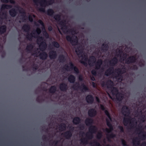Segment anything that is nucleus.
<instances>
[{
  "label": "nucleus",
  "instance_id": "obj_1",
  "mask_svg": "<svg viewBox=\"0 0 146 146\" xmlns=\"http://www.w3.org/2000/svg\"><path fill=\"white\" fill-rule=\"evenodd\" d=\"M93 121V119L91 118H86L85 121V123L87 126H90L89 128V132L86 134V138L81 139L80 141L82 143L86 144L88 143V139H92L93 135V133L96 132L97 130L96 127L95 125H92Z\"/></svg>",
  "mask_w": 146,
  "mask_h": 146
},
{
  "label": "nucleus",
  "instance_id": "obj_2",
  "mask_svg": "<svg viewBox=\"0 0 146 146\" xmlns=\"http://www.w3.org/2000/svg\"><path fill=\"white\" fill-rule=\"evenodd\" d=\"M81 57L82 58L80 60V62L86 66H87L88 65L86 62L88 60V64L90 66H92L93 64L95 63L96 61V58L95 56H90L89 59H88L87 56L85 55H82Z\"/></svg>",
  "mask_w": 146,
  "mask_h": 146
},
{
  "label": "nucleus",
  "instance_id": "obj_3",
  "mask_svg": "<svg viewBox=\"0 0 146 146\" xmlns=\"http://www.w3.org/2000/svg\"><path fill=\"white\" fill-rule=\"evenodd\" d=\"M39 45V48L42 52L39 54V56L42 60H46L48 56L47 53L44 51L47 48V44L45 41L41 42L40 44L38 43Z\"/></svg>",
  "mask_w": 146,
  "mask_h": 146
},
{
  "label": "nucleus",
  "instance_id": "obj_4",
  "mask_svg": "<svg viewBox=\"0 0 146 146\" xmlns=\"http://www.w3.org/2000/svg\"><path fill=\"white\" fill-rule=\"evenodd\" d=\"M118 62V59L116 57H114L111 60L109 61V63L110 66L106 70L105 74L107 76H110L113 73L114 70L113 66L117 64Z\"/></svg>",
  "mask_w": 146,
  "mask_h": 146
},
{
  "label": "nucleus",
  "instance_id": "obj_5",
  "mask_svg": "<svg viewBox=\"0 0 146 146\" xmlns=\"http://www.w3.org/2000/svg\"><path fill=\"white\" fill-rule=\"evenodd\" d=\"M72 88L75 90H79L82 92H86L89 90L88 88L84 83L82 84L81 86H80L79 83L77 82H76L75 84L72 85Z\"/></svg>",
  "mask_w": 146,
  "mask_h": 146
},
{
  "label": "nucleus",
  "instance_id": "obj_6",
  "mask_svg": "<svg viewBox=\"0 0 146 146\" xmlns=\"http://www.w3.org/2000/svg\"><path fill=\"white\" fill-rule=\"evenodd\" d=\"M54 2V0H49L47 1L46 0H41L40 2L41 7L38 9V10L42 12H45V7L48 5H51Z\"/></svg>",
  "mask_w": 146,
  "mask_h": 146
},
{
  "label": "nucleus",
  "instance_id": "obj_7",
  "mask_svg": "<svg viewBox=\"0 0 146 146\" xmlns=\"http://www.w3.org/2000/svg\"><path fill=\"white\" fill-rule=\"evenodd\" d=\"M103 64V61L101 59L98 60L95 65V69H93L91 71L92 74L94 76L97 75V70L100 69Z\"/></svg>",
  "mask_w": 146,
  "mask_h": 146
},
{
  "label": "nucleus",
  "instance_id": "obj_8",
  "mask_svg": "<svg viewBox=\"0 0 146 146\" xmlns=\"http://www.w3.org/2000/svg\"><path fill=\"white\" fill-rule=\"evenodd\" d=\"M73 34H72V36L68 35L66 36V39L67 41L70 42L72 46H76L78 43V40L76 36H75V38H73Z\"/></svg>",
  "mask_w": 146,
  "mask_h": 146
},
{
  "label": "nucleus",
  "instance_id": "obj_9",
  "mask_svg": "<svg viewBox=\"0 0 146 146\" xmlns=\"http://www.w3.org/2000/svg\"><path fill=\"white\" fill-rule=\"evenodd\" d=\"M70 65V68L71 70L73 69L75 73L76 74H78L80 72L78 68L76 66H75L74 64L71 62L69 63ZM64 68L66 70L68 71L69 69V67L67 65H65L64 67Z\"/></svg>",
  "mask_w": 146,
  "mask_h": 146
},
{
  "label": "nucleus",
  "instance_id": "obj_10",
  "mask_svg": "<svg viewBox=\"0 0 146 146\" xmlns=\"http://www.w3.org/2000/svg\"><path fill=\"white\" fill-rule=\"evenodd\" d=\"M109 119H106V124L109 127V129L108 128L106 129V131L108 133H109L111 132L113 130V127L110 122V121H112V118L110 115L108 117Z\"/></svg>",
  "mask_w": 146,
  "mask_h": 146
},
{
  "label": "nucleus",
  "instance_id": "obj_11",
  "mask_svg": "<svg viewBox=\"0 0 146 146\" xmlns=\"http://www.w3.org/2000/svg\"><path fill=\"white\" fill-rule=\"evenodd\" d=\"M126 68L123 66L121 68H118L115 70V72L117 74L116 75L115 77L117 78L122 76V74L126 72Z\"/></svg>",
  "mask_w": 146,
  "mask_h": 146
},
{
  "label": "nucleus",
  "instance_id": "obj_12",
  "mask_svg": "<svg viewBox=\"0 0 146 146\" xmlns=\"http://www.w3.org/2000/svg\"><path fill=\"white\" fill-rule=\"evenodd\" d=\"M131 117L129 116V117H124L123 119V123L125 126H127L129 123H130V129L133 128H134L133 121L132 120L131 121Z\"/></svg>",
  "mask_w": 146,
  "mask_h": 146
},
{
  "label": "nucleus",
  "instance_id": "obj_13",
  "mask_svg": "<svg viewBox=\"0 0 146 146\" xmlns=\"http://www.w3.org/2000/svg\"><path fill=\"white\" fill-rule=\"evenodd\" d=\"M113 82L111 80L108 81L106 83L104 81H103L101 83V86L102 87H105V86H106L108 88H111L113 86Z\"/></svg>",
  "mask_w": 146,
  "mask_h": 146
},
{
  "label": "nucleus",
  "instance_id": "obj_14",
  "mask_svg": "<svg viewBox=\"0 0 146 146\" xmlns=\"http://www.w3.org/2000/svg\"><path fill=\"white\" fill-rule=\"evenodd\" d=\"M136 60L137 59L135 56H131L125 59V63L126 64H129L134 63Z\"/></svg>",
  "mask_w": 146,
  "mask_h": 146
},
{
  "label": "nucleus",
  "instance_id": "obj_15",
  "mask_svg": "<svg viewBox=\"0 0 146 146\" xmlns=\"http://www.w3.org/2000/svg\"><path fill=\"white\" fill-rule=\"evenodd\" d=\"M122 111L123 114L125 116H128L130 113V111L128 107L125 105L123 106L122 108Z\"/></svg>",
  "mask_w": 146,
  "mask_h": 146
},
{
  "label": "nucleus",
  "instance_id": "obj_16",
  "mask_svg": "<svg viewBox=\"0 0 146 146\" xmlns=\"http://www.w3.org/2000/svg\"><path fill=\"white\" fill-rule=\"evenodd\" d=\"M63 136L66 139H69L72 136V132L70 130L66 131L62 133Z\"/></svg>",
  "mask_w": 146,
  "mask_h": 146
},
{
  "label": "nucleus",
  "instance_id": "obj_17",
  "mask_svg": "<svg viewBox=\"0 0 146 146\" xmlns=\"http://www.w3.org/2000/svg\"><path fill=\"white\" fill-rule=\"evenodd\" d=\"M96 110L94 108H91L88 111V116L91 117H94L97 114Z\"/></svg>",
  "mask_w": 146,
  "mask_h": 146
},
{
  "label": "nucleus",
  "instance_id": "obj_18",
  "mask_svg": "<svg viewBox=\"0 0 146 146\" xmlns=\"http://www.w3.org/2000/svg\"><path fill=\"white\" fill-rule=\"evenodd\" d=\"M59 88L61 91L66 92L68 90V86L66 84L62 82L60 84Z\"/></svg>",
  "mask_w": 146,
  "mask_h": 146
},
{
  "label": "nucleus",
  "instance_id": "obj_19",
  "mask_svg": "<svg viewBox=\"0 0 146 146\" xmlns=\"http://www.w3.org/2000/svg\"><path fill=\"white\" fill-rule=\"evenodd\" d=\"M86 100L88 104H92L94 101V98L92 95H88L86 98Z\"/></svg>",
  "mask_w": 146,
  "mask_h": 146
},
{
  "label": "nucleus",
  "instance_id": "obj_20",
  "mask_svg": "<svg viewBox=\"0 0 146 146\" xmlns=\"http://www.w3.org/2000/svg\"><path fill=\"white\" fill-rule=\"evenodd\" d=\"M49 56L50 59H55L57 56L56 51L54 50L50 51L49 52Z\"/></svg>",
  "mask_w": 146,
  "mask_h": 146
},
{
  "label": "nucleus",
  "instance_id": "obj_21",
  "mask_svg": "<svg viewBox=\"0 0 146 146\" xmlns=\"http://www.w3.org/2000/svg\"><path fill=\"white\" fill-rule=\"evenodd\" d=\"M117 100L119 102H121L124 98V95L121 93L119 92L115 95Z\"/></svg>",
  "mask_w": 146,
  "mask_h": 146
},
{
  "label": "nucleus",
  "instance_id": "obj_22",
  "mask_svg": "<svg viewBox=\"0 0 146 146\" xmlns=\"http://www.w3.org/2000/svg\"><path fill=\"white\" fill-rule=\"evenodd\" d=\"M9 14L10 15L13 17H15L17 14V12L15 8H12L9 11Z\"/></svg>",
  "mask_w": 146,
  "mask_h": 146
},
{
  "label": "nucleus",
  "instance_id": "obj_23",
  "mask_svg": "<svg viewBox=\"0 0 146 146\" xmlns=\"http://www.w3.org/2000/svg\"><path fill=\"white\" fill-rule=\"evenodd\" d=\"M108 48L109 46L108 44L103 43L102 44L101 49L103 52H106L108 50Z\"/></svg>",
  "mask_w": 146,
  "mask_h": 146
},
{
  "label": "nucleus",
  "instance_id": "obj_24",
  "mask_svg": "<svg viewBox=\"0 0 146 146\" xmlns=\"http://www.w3.org/2000/svg\"><path fill=\"white\" fill-rule=\"evenodd\" d=\"M81 119L78 117H74L73 119V122L74 124L77 125L80 123Z\"/></svg>",
  "mask_w": 146,
  "mask_h": 146
},
{
  "label": "nucleus",
  "instance_id": "obj_25",
  "mask_svg": "<svg viewBox=\"0 0 146 146\" xmlns=\"http://www.w3.org/2000/svg\"><path fill=\"white\" fill-rule=\"evenodd\" d=\"M22 29L24 31L29 33V31L30 29V26L27 24H25L22 27Z\"/></svg>",
  "mask_w": 146,
  "mask_h": 146
},
{
  "label": "nucleus",
  "instance_id": "obj_26",
  "mask_svg": "<svg viewBox=\"0 0 146 146\" xmlns=\"http://www.w3.org/2000/svg\"><path fill=\"white\" fill-rule=\"evenodd\" d=\"M44 13L52 17L54 13V12L53 9L49 8L47 9L46 11H45Z\"/></svg>",
  "mask_w": 146,
  "mask_h": 146
},
{
  "label": "nucleus",
  "instance_id": "obj_27",
  "mask_svg": "<svg viewBox=\"0 0 146 146\" xmlns=\"http://www.w3.org/2000/svg\"><path fill=\"white\" fill-rule=\"evenodd\" d=\"M68 80L70 83H74L76 80V78L73 75H70L68 77Z\"/></svg>",
  "mask_w": 146,
  "mask_h": 146
},
{
  "label": "nucleus",
  "instance_id": "obj_28",
  "mask_svg": "<svg viewBox=\"0 0 146 146\" xmlns=\"http://www.w3.org/2000/svg\"><path fill=\"white\" fill-rule=\"evenodd\" d=\"M7 27L5 25H3L0 27V33L3 34L5 33L7 30Z\"/></svg>",
  "mask_w": 146,
  "mask_h": 146
},
{
  "label": "nucleus",
  "instance_id": "obj_29",
  "mask_svg": "<svg viewBox=\"0 0 146 146\" xmlns=\"http://www.w3.org/2000/svg\"><path fill=\"white\" fill-rule=\"evenodd\" d=\"M133 144L134 146H137V145H139L140 143L139 139L138 137H136L135 139L133 140Z\"/></svg>",
  "mask_w": 146,
  "mask_h": 146
},
{
  "label": "nucleus",
  "instance_id": "obj_30",
  "mask_svg": "<svg viewBox=\"0 0 146 146\" xmlns=\"http://www.w3.org/2000/svg\"><path fill=\"white\" fill-rule=\"evenodd\" d=\"M56 91V88L55 86H52L49 89V92L51 94H54Z\"/></svg>",
  "mask_w": 146,
  "mask_h": 146
},
{
  "label": "nucleus",
  "instance_id": "obj_31",
  "mask_svg": "<svg viewBox=\"0 0 146 146\" xmlns=\"http://www.w3.org/2000/svg\"><path fill=\"white\" fill-rule=\"evenodd\" d=\"M66 124L64 123H62L59 126V129L60 131H62L65 130L66 128Z\"/></svg>",
  "mask_w": 146,
  "mask_h": 146
},
{
  "label": "nucleus",
  "instance_id": "obj_32",
  "mask_svg": "<svg viewBox=\"0 0 146 146\" xmlns=\"http://www.w3.org/2000/svg\"><path fill=\"white\" fill-rule=\"evenodd\" d=\"M113 86L111 88H111V92L113 95H116V94L119 93L118 90L117 88L116 87H113Z\"/></svg>",
  "mask_w": 146,
  "mask_h": 146
},
{
  "label": "nucleus",
  "instance_id": "obj_33",
  "mask_svg": "<svg viewBox=\"0 0 146 146\" xmlns=\"http://www.w3.org/2000/svg\"><path fill=\"white\" fill-rule=\"evenodd\" d=\"M80 48V46H78L75 49V52L78 55L81 54L83 52V50Z\"/></svg>",
  "mask_w": 146,
  "mask_h": 146
},
{
  "label": "nucleus",
  "instance_id": "obj_34",
  "mask_svg": "<svg viewBox=\"0 0 146 146\" xmlns=\"http://www.w3.org/2000/svg\"><path fill=\"white\" fill-rule=\"evenodd\" d=\"M66 21L65 20L63 21H59V24L62 26L61 29H63V28L64 27L66 28L67 26L66 25Z\"/></svg>",
  "mask_w": 146,
  "mask_h": 146
},
{
  "label": "nucleus",
  "instance_id": "obj_35",
  "mask_svg": "<svg viewBox=\"0 0 146 146\" xmlns=\"http://www.w3.org/2000/svg\"><path fill=\"white\" fill-rule=\"evenodd\" d=\"M12 7V6L11 5L3 4L1 6V9L3 10L5 9H10Z\"/></svg>",
  "mask_w": 146,
  "mask_h": 146
},
{
  "label": "nucleus",
  "instance_id": "obj_36",
  "mask_svg": "<svg viewBox=\"0 0 146 146\" xmlns=\"http://www.w3.org/2000/svg\"><path fill=\"white\" fill-rule=\"evenodd\" d=\"M33 48V45L32 44H31L27 46L26 49L27 51L30 52L32 50Z\"/></svg>",
  "mask_w": 146,
  "mask_h": 146
},
{
  "label": "nucleus",
  "instance_id": "obj_37",
  "mask_svg": "<svg viewBox=\"0 0 146 146\" xmlns=\"http://www.w3.org/2000/svg\"><path fill=\"white\" fill-rule=\"evenodd\" d=\"M58 59L60 62H63L66 60L65 56L63 55H60L59 56Z\"/></svg>",
  "mask_w": 146,
  "mask_h": 146
},
{
  "label": "nucleus",
  "instance_id": "obj_38",
  "mask_svg": "<svg viewBox=\"0 0 146 146\" xmlns=\"http://www.w3.org/2000/svg\"><path fill=\"white\" fill-rule=\"evenodd\" d=\"M52 46L55 48H58L60 47L59 44L58 42L56 41H53L52 43Z\"/></svg>",
  "mask_w": 146,
  "mask_h": 146
},
{
  "label": "nucleus",
  "instance_id": "obj_39",
  "mask_svg": "<svg viewBox=\"0 0 146 146\" xmlns=\"http://www.w3.org/2000/svg\"><path fill=\"white\" fill-rule=\"evenodd\" d=\"M140 133L142 134L141 136H139L140 138L142 140H145L146 138V134L144 131H141Z\"/></svg>",
  "mask_w": 146,
  "mask_h": 146
},
{
  "label": "nucleus",
  "instance_id": "obj_40",
  "mask_svg": "<svg viewBox=\"0 0 146 146\" xmlns=\"http://www.w3.org/2000/svg\"><path fill=\"white\" fill-rule=\"evenodd\" d=\"M53 17L56 21H59L60 20L61 16L59 14H56L54 15Z\"/></svg>",
  "mask_w": 146,
  "mask_h": 146
},
{
  "label": "nucleus",
  "instance_id": "obj_41",
  "mask_svg": "<svg viewBox=\"0 0 146 146\" xmlns=\"http://www.w3.org/2000/svg\"><path fill=\"white\" fill-rule=\"evenodd\" d=\"M116 135L115 134H114L113 133H111L109 135H107V138L108 140L109 141H110V138H113L115 137Z\"/></svg>",
  "mask_w": 146,
  "mask_h": 146
},
{
  "label": "nucleus",
  "instance_id": "obj_42",
  "mask_svg": "<svg viewBox=\"0 0 146 146\" xmlns=\"http://www.w3.org/2000/svg\"><path fill=\"white\" fill-rule=\"evenodd\" d=\"M33 37L32 33L29 34V33H27V35H26V38L29 40H31Z\"/></svg>",
  "mask_w": 146,
  "mask_h": 146
},
{
  "label": "nucleus",
  "instance_id": "obj_43",
  "mask_svg": "<svg viewBox=\"0 0 146 146\" xmlns=\"http://www.w3.org/2000/svg\"><path fill=\"white\" fill-rule=\"evenodd\" d=\"M140 119L143 122H144L146 120V116L144 114H142L140 116Z\"/></svg>",
  "mask_w": 146,
  "mask_h": 146
},
{
  "label": "nucleus",
  "instance_id": "obj_44",
  "mask_svg": "<svg viewBox=\"0 0 146 146\" xmlns=\"http://www.w3.org/2000/svg\"><path fill=\"white\" fill-rule=\"evenodd\" d=\"M36 100L38 103H40L43 100L40 96H39L36 98Z\"/></svg>",
  "mask_w": 146,
  "mask_h": 146
},
{
  "label": "nucleus",
  "instance_id": "obj_45",
  "mask_svg": "<svg viewBox=\"0 0 146 146\" xmlns=\"http://www.w3.org/2000/svg\"><path fill=\"white\" fill-rule=\"evenodd\" d=\"M1 15L2 16V17L1 18L3 19H6L7 17V15L6 13L3 12L2 13Z\"/></svg>",
  "mask_w": 146,
  "mask_h": 146
},
{
  "label": "nucleus",
  "instance_id": "obj_46",
  "mask_svg": "<svg viewBox=\"0 0 146 146\" xmlns=\"http://www.w3.org/2000/svg\"><path fill=\"white\" fill-rule=\"evenodd\" d=\"M67 32L68 33H75L76 31L75 30L73 29H68L67 31Z\"/></svg>",
  "mask_w": 146,
  "mask_h": 146
},
{
  "label": "nucleus",
  "instance_id": "obj_47",
  "mask_svg": "<svg viewBox=\"0 0 146 146\" xmlns=\"http://www.w3.org/2000/svg\"><path fill=\"white\" fill-rule=\"evenodd\" d=\"M131 70H137L138 69V67L137 65H133V66H131L130 68Z\"/></svg>",
  "mask_w": 146,
  "mask_h": 146
},
{
  "label": "nucleus",
  "instance_id": "obj_48",
  "mask_svg": "<svg viewBox=\"0 0 146 146\" xmlns=\"http://www.w3.org/2000/svg\"><path fill=\"white\" fill-rule=\"evenodd\" d=\"M32 67L34 70H36L38 69V66L37 64H33L32 66Z\"/></svg>",
  "mask_w": 146,
  "mask_h": 146
},
{
  "label": "nucleus",
  "instance_id": "obj_49",
  "mask_svg": "<svg viewBox=\"0 0 146 146\" xmlns=\"http://www.w3.org/2000/svg\"><path fill=\"white\" fill-rule=\"evenodd\" d=\"M102 136V133L101 132L99 133L97 135V138L98 139H100Z\"/></svg>",
  "mask_w": 146,
  "mask_h": 146
},
{
  "label": "nucleus",
  "instance_id": "obj_50",
  "mask_svg": "<svg viewBox=\"0 0 146 146\" xmlns=\"http://www.w3.org/2000/svg\"><path fill=\"white\" fill-rule=\"evenodd\" d=\"M121 143L123 146H128L127 145L126 141L123 139H122L121 140Z\"/></svg>",
  "mask_w": 146,
  "mask_h": 146
},
{
  "label": "nucleus",
  "instance_id": "obj_51",
  "mask_svg": "<svg viewBox=\"0 0 146 146\" xmlns=\"http://www.w3.org/2000/svg\"><path fill=\"white\" fill-rule=\"evenodd\" d=\"M78 127L80 128V129L81 130H83L85 129V126L84 125H80Z\"/></svg>",
  "mask_w": 146,
  "mask_h": 146
},
{
  "label": "nucleus",
  "instance_id": "obj_52",
  "mask_svg": "<svg viewBox=\"0 0 146 146\" xmlns=\"http://www.w3.org/2000/svg\"><path fill=\"white\" fill-rule=\"evenodd\" d=\"M118 128L120 129L121 132H124V129L122 126H119Z\"/></svg>",
  "mask_w": 146,
  "mask_h": 146
},
{
  "label": "nucleus",
  "instance_id": "obj_53",
  "mask_svg": "<svg viewBox=\"0 0 146 146\" xmlns=\"http://www.w3.org/2000/svg\"><path fill=\"white\" fill-rule=\"evenodd\" d=\"M38 22L42 27H44V23L41 20L39 19V20H38Z\"/></svg>",
  "mask_w": 146,
  "mask_h": 146
},
{
  "label": "nucleus",
  "instance_id": "obj_54",
  "mask_svg": "<svg viewBox=\"0 0 146 146\" xmlns=\"http://www.w3.org/2000/svg\"><path fill=\"white\" fill-rule=\"evenodd\" d=\"M78 78L79 80L80 81H82L83 80V76L81 74L79 75Z\"/></svg>",
  "mask_w": 146,
  "mask_h": 146
},
{
  "label": "nucleus",
  "instance_id": "obj_55",
  "mask_svg": "<svg viewBox=\"0 0 146 146\" xmlns=\"http://www.w3.org/2000/svg\"><path fill=\"white\" fill-rule=\"evenodd\" d=\"M21 16L22 17V20L24 21L26 20V19L25 18L26 17L25 14H23L21 15Z\"/></svg>",
  "mask_w": 146,
  "mask_h": 146
},
{
  "label": "nucleus",
  "instance_id": "obj_56",
  "mask_svg": "<svg viewBox=\"0 0 146 146\" xmlns=\"http://www.w3.org/2000/svg\"><path fill=\"white\" fill-rule=\"evenodd\" d=\"M22 67L23 71H27L28 70V68L25 66L23 65L22 66Z\"/></svg>",
  "mask_w": 146,
  "mask_h": 146
},
{
  "label": "nucleus",
  "instance_id": "obj_57",
  "mask_svg": "<svg viewBox=\"0 0 146 146\" xmlns=\"http://www.w3.org/2000/svg\"><path fill=\"white\" fill-rule=\"evenodd\" d=\"M19 13H21L23 14H25V10L23 8H21V10H19Z\"/></svg>",
  "mask_w": 146,
  "mask_h": 146
},
{
  "label": "nucleus",
  "instance_id": "obj_58",
  "mask_svg": "<svg viewBox=\"0 0 146 146\" xmlns=\"http://www.w3.org/2000/svg\"><path fill=\"white\" fill-rule=\"evenodd\" d=\"M104 112L105 114L107 116V117L110 115V113L109 112L108 110H106L104 111Z\"/></svg>",
  "mask_w": 146,
  "mask_h": 146
},
{
  "label": "nucleus",
  "instance_id": "obj_59",
  "mask_svg": "<svg viewBox=\"0 0 146 146\" xmlns=\"http://www.w3.org/2000/svg\"><path fill=\"white\" fill-rule=\"evenodd\" d=\"M100 109L102 110L103 111H104L105 110V109H106V108H105V107H104V106L102 105V104H101L100 105Z\"/></svg>",
  "mask_w": 146,
  "mask_h": 146
},
{
  "label": "nucleus",
  "instance_id": "obj_60",
  "mask_svg": "<svg viewBox=\"0 0 146 146\" xmlns=\"http://www.w3.org/2000/svg\"><path fill=\"white\" fill-rule=\"evenodd\" d=\"M44 35L45 37L46 38H48L49 37V35L46 31L44 32Z\"/></svg>",
  "mask_w": 146,
  "mask_h": 146
},
{
  "label": "nucleus",
  "instance_id": "obj_61",
  "mask_svg": "<svg viewBox=\"0 0 146 146\" xmlns=\"http://www.w3.org/2000/svg\"><path fill=\"white\" fill-rule=\"evenodd\" d=\"M36 32L37 34H39L41 33V31L39 28H38L36 29Z\"/></svg>",
  "mask_w": 146,
  "mask_h": 146
},
{
  "label": "nucleus",
  "instance_id": "obj_62",
  "mask_svg": "<svg viewBox=\"0 0 146 146\" xmlns=\"http://www.w3.org/2000/svg\"><path fill=\"white\" fill-rule=\"evenodd\" d=\"M28 19H29V21L30 22H32L33 21V17H32V16H29V18H28Z\"/></svg>",
  "mask_w": 146,
  "mask_h": 146
},
{
  "label": "nucleus",
  "instance_id": "obj_63",
  "mask_svg": "<svg viewBox=\"0 0 146 146\" xmlns=\"http://www.w3.org/2000/svg\"><path fill=\"white\" fill-rule=\"evenodd\" d=\"M94 143L96 146H101V145L97 141L94 142Z\"/></svg>",
  "mask_w": 146,
  "mask_h": 146
},
{
  "label": "nucleus",
  "instance_id": "obj_64",
  "mask_svg": "<svg viewBox=\"0 0 146 146\" xmlns=\"http://www.w3.org/2000/svg\"><path fill=\"white\" fill-rule=\"evenodd\" d=\"M141 146H146V142L144 141L142 142L141 144Z\"/></svg>",
  "mask_w": 146,
  "mask_h": 146
}]
</instances>
